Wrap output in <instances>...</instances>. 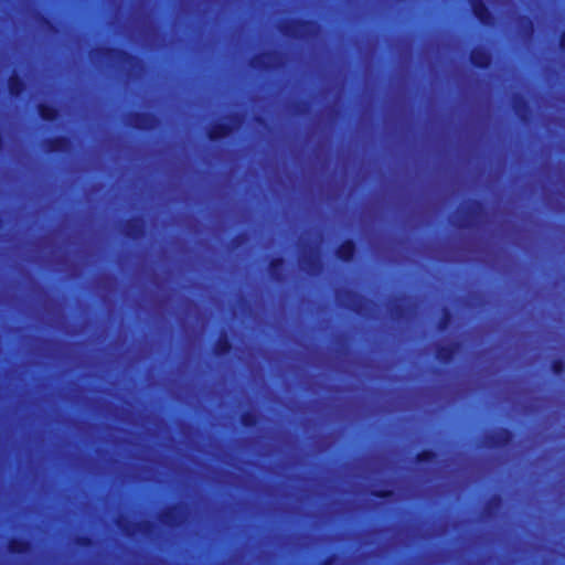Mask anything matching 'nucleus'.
<instances>
[{"label": "nucleus", "mask_w": 565, "mask_h": 565, "mask_svg": "<svg viewBox=\"0 0 565 565\" xmlns=\"http://www.w3.org/2000/svg\"><path fill=\"white\" fill-rule=\"evenodd\" d=\"M26 89V82L23 76L13 72L8 78V92L11 97H21Z\"/></svg>", "instance_id": "nucleus-14"}, {"label": "nucleus", "mask_w": 565, "mask_h": 565, "mask_svg": "<svg viewBox=\"0 0 565 565\" xmlns=\"http://www.w3.org/2000/svg\"><path fill=\"white\" fill-rule=\"evenodd\" d=\"M347 294L352 297H358V295L354 291H348Z\"/></svg>", "instance_id": "nucleus-37"}, {"label": "nucleus", "mask_w": 565, "mask_h": 565, "mask_svg": "<svg viewBox=\"0 0 565 565\" xmlns=\"http://www.w3.org/2000/svg\"><path fill=\"white\" fill-rule=\"evenodd\" d=\"M244 239V235L243 234H239L237 235L235 238H234V244L235 245H239Z\"/></svg>", "instance_id": "nucleus-35"}, {"label": "nucleus", "mask_w": 565, "mask_h": 565, "mask_svg": "<svg viewBox=\"0 0 565 565\" xmlns=\"http://www.w3.org/2000/svg\"><path fill=\"white\" fill-rule=\"evenodd\" d=\"M285 265V259L282 256H276L273 257L268 263V271L269 276L275 281H282L284 275H282V267Z\"/></svg>", "instance_id": "nucleus-19"}, {"label": "nucleus", "mask_w": 565, "mask_h": 565, "mask_svg": "<svg viewBox=\"0 0 565 565\" xmlns=\"http://www.w3.org/2000/svg\"><path fill=\"white\" fill-rule=\"evenodd\" d=\"M551 371L554 375H562L565 371V361L562 358H556L551 362Z\"/></svg>", "instance_id": "nucleus-26"}, {"label": "nucleus", "mask_w": 565, "mask_h": 565, "mask_svg": "<svg viewBox=\"0 0 565 565\" xmlns=\"http://www.w3.org/2000/svg\"><path fill=\"white\" fill-rule=\"evenodd\" d=\"M482 209L483 203L480 200H470L468 206L462 212V220L459 224V227L471 228L473 226L475 218L479 216Z\"/></svg>", "instance_id": "nucleus-7"}, {"label": "nucleus", "mask_w": 565, "mask_h": 565, "mask_svg": "<svg viewBox=\"0 0 565 565\" xmlns=\"http://www.w3.org/2000/svg\"><path fill=\"white\" fill-rule=\"evenodd\" d=\"M75 544L79 547L88 548V547L94 546L95 541L90 535L83 534V535L76 536Z\"/></svg>", "instance_id": "nucleus-27"}, {"label": "nucleus", "mask_w": 565, "mask_h": 565, "mask_svg": "<svg viewBox=\"0 0 565 565\" xmlns=\"http://www.w3.org/2000/svg\"><path fill=\"white\" fill-rule=\"evenodd\" d=\"M233 351V342L226 332H222L215 341L213 352L216 356H226Z\"/></svg>", "instance_id": "nucleus-17"}, {"label": "nucleus", "mask_w": 565, "mask_h": 565, "mask_svg": "<svg viewBox=\"0 0 565 565\" xmlns=\"http://www.w3.org/2000/svg\"><path fill=\"white\" fill-rule=\"evenodd\" d=\"M270 55L271 53H260L254 55L250 60V66L257 70H269L270 65L265 60Z\"/></svg>", "instance_id": "nucleus-23"}, {"label": "nucleus", "mask_w": 565, "mask_h": 565, "mask_svg": "<svg viewBox=\"0 0 565 565\" xmlns=\"http://www.w3.org/2000/svg\"><path fill=\"white\" fill-rule=\"evenodd\" d=\"M391 312L397 319H403L406 316V308L403 305L397 303V305L393 306Z\"/></svg>", "instance_id": "nucleus-31"}, {"label": "nucleus", "mask_w": 565, "mask_h": 565, "mask_svg": "<svg viewBox=\"0 0 565 565\" xmlns=\"http://www.w3.org/2000/svg\"><path fill=\"white\" fill-rule=\"evenodd\" d=\"M514 438V434L510 428L501 427L498 428L494 433H491L486 436L484 444L489 448H503L512 444Z\"/></svg>", "instance_id": "nucleus-3"}, {"label": "nucleus", "mask_w": 565, "mask_h": 565, "mask_svg": "<svg viewBox=\"0 0 565 565\" xmlns=\"http://www.w3.org/2000/svg\"><path fill=\"white\" fill-rule=\"evenodd\" d=\"M40 118L46 122H54L60 117V109L49 103H40L36 106Z\"/></svg>", "instance_id": "nucleus-18"}, {"label": "nucleus", "mask_w": 565, "mask_h": 565, "mask_svg": "<svg viewBox=\"0 0 565 565\" xmlns=\"http://www.w3.org/2000/svg\"><path fill=\"white\" fill-rule=\"evenodd\" d=\"M559 49L565 53V30L562 31L558 40Z\"/></svg>", "instance_id": "nucleus-34"}, {"label": "nucleus", "mask_w": 565, "mask_h": 565, "mask_svg": "<svg viewBox=\"0 0 565 565\" xmlns=\"http://www.w3.org/2000/svg\"><path fill=\"white\" fill-rule=\"evenodd\" d=\"M124 235L129 239H138L145 235L143 221L139 216L127 220L124 224Z\"/></svg>", "instance_id": "nucleus-10"}, {"label": "nucleus", "mask_w": 565, "mask_h": 565, "mask_svg": "<svg viewBox=\"0 0 565 565\" xmlns=\"http://www.w3.org/2000/svg\"><path fill=\"white\" fill-rule=\"evenodd\" d=\"M118 527L126 535H134L140 533L142 535H150L156 530V524L152 521L145 520L137 523L124 522L121 519L117 522Z\"/></svg>", "instance_id": "nucleus-6"}, {"label": "nucleus", "mask_w": 565, "mask_h": 565, "mask_svg": "<svg viewBox=\"0 0 565 565\" xmlns=\"http://www.w3.org/2000/svg\"><path fill=\"white\" fill-rule=\"evenodd\" d=\"M301 264L303 268L310 274H315L321 268L320 262L313 255L303 256L301 258Z\"/></svg>", "instance_id": "nucleus-22"}, {"label": "nucleus", "mask_w": 565, "mask_h": 565, "mask_svg": "<svg viewBox=\"0 0 565 565\" xmlns=\"http://www.w3.org/2000/svg\"><path fill=\"white\" fill-rule=\"evenodd\" d=\"M180 509H181V505L179 503L170 505L160 514V516H159L160 522L170 527L180 525L181 524V518H180V513H179Z\"/></svg>", "instance_id": "nucleus-16"}, {"label": "nucleus", "mask_w": 565, "mask_h": 565, "mask_svg": "<svg viewBox=\"0 0 565 565\" xmlns=\"http://www.w3.org/2000/svg\"><path fill=\"white\" fill-rule=\"evenodd\" d=\"M469 61L478 70H488L492 65L493 56L489 49L478 45L470 51Z\"/></svg>", "instance_id": "nucleus-5"}, {"label": "nucleus", "mask_w": 565, "mask_h": 565, "mask_svg": "<svg viewBox=\"0 0 565 565\" xmlns=\"http://www.w3.org/2000/svg\"><path fill=\"white\" fill-rule=\"evenodd\" d=\"M45 150L47 153H66L72 145L71 138L65 135L50 137L45 140Z\"/></svg>", "instance_id": "nucleus-8"}, {"label": "nucleus", "mask_w": 565, "mask_h": 565, "mask_svg": "<svg viewBox=\"0 0 565 565\" xmlns=\"http://www.w3.org/2000/svg\"><path fill=\"white\" fill-rule=\"evenodd\" d=\"M473 17L483 26L494 24V15L484 0H469Z\"/></svg>", "instance_id": "nucleus-4"}, {"label": "nucleus", "mask_w": 565, "mask_h": 565, "mask_svg": "<svg viewBox=\"0 0 565 565\" xmlns=\"http://www.w3.org/2000/svg\"><path fill=\"white\" fill-rule=\"evenodd\" d=\"M350 308H351L354 312H356V313H360V312H361V306H360V303H355V305H353V306H350Z\"/></svg>", "instance_id": "nucleus-36"}, {"label": "nucleus", "mask_w": 565, "mask_h": 565, "mask_svg": "<svg viewBox=\"0 0 565 565\" xmlns=\"http://www.w3.org/2000/svg\"><path fill=\"white\" fill-rule=\"evenodd\" d=\"M159 122V117L151 111H131L128 118V125L140 131L153 130Z\"/></svg>", "instance_id": "nucleus-2"}, {"label": "nucleus", "mask_w": 565, "mask_h": 565, "mask_svg": "<svg viewBox=\"0 0 565 565\" xmlns=\"http://www.w3.org/2000/svg\"><path fill=\"white\" fill-rule=\"evenodd\" d=\"M371 494L376 498V499H381V500H391L394 498V491L391 490V489H379V490H373L371 492Z\"/></svg>", "instance_id": "nucleus-28"}, {"label": "nucleus", "mask_w": 565, "mask_h": 565, "mask_svg": "<svg viewBox=\"0 0 565 565\" xmlns=\"http://www.w3.org/2000/svg\"><path fill=\"white\" fill-rule=\"evenodd\" d=\"M437 457L438 454L434 449H423L416 454L415 461L417 463H430L434 462Z\"/></svg>", "instance_id": "nucleus-21"}, {"label": "nucleus", "mask_w": 565, "mask_h": 565, "mask_svg": "<svg viewBox=\"0 0 565 565\" xmlns=\"http://www.w3.org/2000/svg\"><path fill=\"white\" fill-rule=\"evenodd\" d=\"M520 23L523 26L524 31L529 34H531L534 30V23L533 20L527 15H522L520 18Z\"/></svg>", "instance_id": "nucleus-30"}, {"label": "nucleus", "mask_w": 565, "mask_h": 565, "mask_svg": "<svg viewBox=\"0 0 565 565\" xmlns=\"http://www.w3.org/2000/svg\"><path fill=\"white\" fill-rule=\"evenodd\" d=\"M239 422L245 428H255L258 425V415L250 409H247L241 414Z\"/></svg>", "instance_id": "nucleus-20"}, {"label": "nucleus", "mask_w": 565, "mask_h": 565, "mask_svg": "<svg viewBox=\"0 0 565 565\" xmlns=\"http://www.w3.org/2000/svg\"><path fill=\"white\" fill-rule=\"evenodd\" d=\"M7 547L12 555H25L32 550V543L28 539L13 536L9 540Z\"/></svg>", "instance_id": "nucleus-15"}, {"label": "nucleus", "mask_w": 565, "mask_h": 565, "mask_svg": "<svg viewBox=\"0 0 565 565\" xmlns=\"http://www.w3.org/2000/svg\"><path fill=\"white\" fill-rule=\"evenodd\" d=\"M337 559V555L335 554H331L329 556H327L323 562L321 563V565H332Z\"/></svg>", "instance_id": "nucleus-32"}, {"label": "nucleus", "mask_w": 565, "mask_h": 565, "mask_svg": "<svg viewBox=\"0 0 565 565\" xmlns=\"http://www.w3.org/2000/svg\"><path fill=\"white\" fill-rule=\"evenodd\" d=\"M356 254V242L353 238L344 239L335 249V257L342 263H351Z\"/></svg>", "instance_id": "nucleus-11"}, {"label": "nucleus", "mask_w": 565, "mask_h": 565, "mask_svg": "<svg viewBox=\"0 0 565 565\" xmlns=\"http://www.w3.org/2000/svg\"><path fill=\"white\" fill-rule=\"evenodd\" d=\"M41 22L43 25H46L49 29H51V30L54 29V23L52 22V20L50 18L42 17Z\"/></svg>", "instance_id": "nucleus-33"}, {"label": "nucleus", "mask_w": 565, "mask_h": 565, "mask_svg": "<svg viewBox=\"0 0 565 565\" xmlns=\"http://www.w3.org/2000/svg\"><path fill=\"white\" fill-rule=\"evenodd\" d=\"M451 319H452L451 311L448 309H445L440 320L438 321V329L446 330L448 328Z\"/></svg>", "instance_id": "nucleus-29"}, {"label": "nucleus", "mask_w": 565, "mask_h": 565, "mask_svg": "<svg viewBox=\"0 0 565 565\" xmlns=\"http://www.w3.org/2000/svg\"><path fill=\"white\" fill-rule=\"evenodd\" d=\"M459 348L460 343L458 341L440 344L436 348V359L443 364H449L455 359Z\"/></svg>", "instance_id": "nucleus-12"}, {"label": "nucleus", "mask_w": 565, "mask_h": 565, "mask_svg": "<svg viewBox=\"0 0 565 565\" xmlns=\"http://www.w3.org/2000/svg\"><path fill=\"white\" fill-rule=\"evenodd\" d=\"M320 26L312 19H290L285 21L280 26V32L292 39H306L318 33Z\"/></svg>", "instance_id": "nucleus-1"}, {"label": "nucleus", "mask_w": 565, "mask_h": 565, "mask_svg": "<svg viewBox=\"0 0 565 565\" xmlns=\"http://www.w3.org/2000/svg\"><path fill=\"white\" fill-rule=\"evenodd\" d=\"M502 505V497L500 494H493L486 504L484 512L487 515L491 516L494 514V511L498 510Z\"/></svg>", "instance_id": "nucleus-24"}, {"label": "nucleus", "mask_w": 565, "mask_h": 565, "mask_svg": "<svg viewBox=\"0 0 565 565\" xmlns=\"http://www.w3.org/2000/svg\"><path fill=\"white\" fill-rule=\"evenodd\" d=\"M234 131V127L227 121H216L207 130L206 136L211 141H220Z\"/></svg>", "instance_id": "nucleus-9"}, {"label": "nucleus", "mask_w": 565, "mask_h": 565, "mask_svg": "<svg viewBox=\"0 0 565 565\" xmlns=\"http://www.w3.org/2000/svg\"><path fill=\"white\" fill-rule=\"evenodd\" d=\"M99 51L106 56L117 57L125 63L135 64V63L139 62V58L137 55L128 52L127 50L120 49V47L106 46V47H102Z\"/></svg>", "instance_id": "nucleus-13"}, {"label": "nucleus", "mask_w": 565, "mask_h": 565, "mask_svg": "<svg viewBox=\"0 0 565 565\" xmlns=\"http://www.w3.org/2000/svg\"><path fill=\"white\" fill-rule=\"evenodd\" d=\"M513 109L515 114L522 116L523 113H526L529 110L527 99L522 95H516L513 99Z\"/></svg>", "instance_id": "nucleus-25"}]
</instances>
